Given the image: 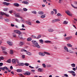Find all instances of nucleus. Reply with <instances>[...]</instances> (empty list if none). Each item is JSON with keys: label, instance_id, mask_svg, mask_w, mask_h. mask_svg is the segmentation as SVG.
Listing matches in <instances>:
<instances>
[{"label": "nucleus", "instance_id": "f257e3e1", "mask_svg": "<svg viewBox=\"0 0 77 77\" xmlns=\"http://www.w3.org/2000/svg\"><path fill=\"white\" fill-rule=\"evenodd\" d=\"M32 44H33V45H34L35 47H37V48H40V47L38 42H36V41H32Z\"/></svg>", "mask_w": 77, "mask_h": 77}, {"label": "nucleus", "instance_id": "f03ea898", "mask_svg": "<svg viewBox=\"0 0 77 77\" xmlns=\"http://www.w3.org/2000/svg\"><path fill=\"white\" fill-rule=\"evenodd\" d=\"M32 44H33V45H34L35 47H37V48H40V47L38 42H36V41H32Z\"/></svg>", "mask_w": 77, "mask_h": 77}, {"label": "nucleus", "instance_id": "7ed1b4c3", "mask_svg": "<svg viewBox=\"0 0 77 77\" xmlns=\"http://www.w3.org/2000/svg\"><path fill=\"white\" fill-rule=\"evenodd\" d=\"M23 33H21L20 34L18 35V36L19 38H20L22 39H23Z\"/></svg>", "mask_w": 77, "mask_h": 77}, {"label": "nucleus", "instance_id": "20e7f679", "mask_svg": "<svg viewBox=\"0 0 77 77\" xmlns=\"http://www.w3.org/2000/svg\"><path fill=\"white\" fill-rule=\"evenodd\" d=\"M65 13L68 15H69V16H71L72 14H70V12H69V11H65Z\"/></svg>", "mask_w": 77, "mask_h": 77}, {"label": "nucleus", "instance_id": "39448f33", "mask_svg": "<svg viewBox=\"0 0 77 77\" xmlns=\"http://www.w3.org/2000/svg\"><path fill=\"white\" fill-rule=\"evenodd\" d=\"M60 21V19H55L52 20V23H55V22H57V21Z\"/></svg>", "mask_w": 77, "mask_h": 77}, {"label": "nucleus", "instance_id": "423d86ee", "mask_svg": "<svg viewBox=\"0 0 77 77\" xmlns=\"http://www.w3.org/2000/svg\"><path fill=\"white\" fill-rule=\"evenodd\" d=\"M64 39L66 41H68L69 40H70L71 39V37H65Z\"/></svg>", "mask_w": 77, "mask_h": 77}, {"label": "nucleus", "instance_id": "0eeeda50", "mask_svg": "<svg viewBox=\"0 0 77 77\" xmlns=\"http://www.w3.org/2000/svg\"><path fill=\"white\" fill-rule=\"evenodd\" d=\"M38 54L39 55H41V56H45V54L44 53L41 52H39Z\"/></svg>", "mask_w": 77, "mask_h": 77}, {"label": "nucleus", "instance_id": "6e6552de", "mask_svg": "<svg viewBox=\"0 0 77 77\" xmlns=\"http://www.w3.org/2000/svg\"><path fill=\"white\" fill-rule=\"evenodd\" d=\"M3 5H6L7 6H8V5H10V3H7L6 2H3Z\"/></svg>", "mask_w": 77, "mask_h": 77}, {"label": "nucleus", "instance_id": "1a4fd4ad", "mask_svg": "<svg viewBox=\"0 0 77 77\" xmlns=\"http://www.w3.org/2000/svg\"><path fill=\"white\" fill-rule=\"evenodd\" d=\"M25 23L26 24H29V26H32V23H31V22H30L26 21Z\"/></svg>", "mask_w": 77, "mask_h": 77}, {"label": "nucleus", "instance_id": "9d476101", "mask_svg": "<svg viewBox=\"0 0 77 77\" xmlns=\"http://www.w3.org/2000/svg\"><path fill=\"white\" fill-rule=\"evenodd\" d=\"M48 31L49 32H53L54 31V30L51 28H50L48 29Z\"/></svg>", "mask_w": 77, "mask_h": 77}, {"label": "nucleus", "instance_id": "9b49d317", "mask_svg": "<svg viewBox=\"0 0 77 77\" xmlns=\"http://www.w3.org/2000/svg\"><path fill=\"white\" fill-rule=\"evenodd\" d=\"M11 62L13 63H16V59H13L11 60Z\"/></svg>", "mask_w": 77, "mask_h": 77}, {"label": "nucleus", "instance_id": "f8f14e48", "mask_svg": "<svg viewBox=\"0 0 77 77\" xmlns=\"http://www.w3.org/2000/svg\"><path fill=\"white\" fill-rule=\"evenodd\" d=\"M51 42V41H50L46 40V41H45V43H47V44L48 43L49 44H50Z\"/></svg>", "mask_w": 77, "mask_h": 77}, {"label": "nucleus", "instance_id": "ddd939ff", "mask_svg": "<svg viewBox=\"0 0 77 77\" xmlns=\"http://www.w3.org/2000/svg\"><path fill=\"white\" fill-rule=\"evenodd\" d=\"M8 45H10V46H12V42H8Z\"/></svg>", "mask_w": 77, "mask_h": 77}, {"label": "nucleus", "instance_id": "4468645a", "mask_svg": "<svg viewBox=\"0 0 77 77\" xmlns=\"http://www.w3.org/2000/svg\"><path fill=\"white\" fill-rule=\"evenodd\" d=\"M20 16V13H17L15 14V17H17V18H19Z\"/></svg>", "mask_w": 77, "mask_h": 77}, {"label": "nucleus", "instance_id": "2eb2a0df", "mask_svg": "<svg viewBox=\"0 0 77 77\" xmlns=\"http://www.w3.org/2000/svg\"><path fill=\"white\" fill-rule=\"evenodd\" d=\"M67 45L68 47H72V45L70 43L67 44Z\"/></svg>", "mask_w": 77, "mask_h": 77}, {"label": "nucleus", "instance_id": "dca6fc26", "mask_svg": "<svg viewBox=\"0 0 77 77\" xmlns=\"http://www.w3.org/2000/svg\"><path fill=\"white\" fill-rule=\"evenodd\" d=\"M26 73L27 75H30L31 74V73L29 71L26 72Z\"/></svg>", "mask_w": 77, "mask_h": 77}, {"label": "nucleus", "instance_id": "f3484780", "mask_svg": "<svg viewBox=\"0 0 77 77\" xmlns=\"http://www.w3.org/2000/svg\"><path fill=\"white\" fill-rule=\"evenodd\" d=\"M18 65L19 66H24V63H20Z\"/></svg>", "mask_w": 77, "mask_h": 77}, {"label": "nucleus", "instance_id": "a211bd4d", "mask_svg": "<svg viewBox=\"0 0 77 77\" xmlns=\"http://www.w3.org/2000/svg\"><path fill=\"white\" fill-rule=\"evenodd\" d=\"M68 72L69 73H71V74H74L75 73V72L73 71H69Z\"/></svg>", "mask_w": 77, "mask_h": 77}, {"label": "nucleus", "instance_id": "6ab92c4d", "mask_svg": "<svg viewBox=\"0 0 77 77\" xmlns=\"http://www.w3.org/2000/svg\"><path fill=\"white\" fill-rule=\"evenodd\" d=\"M44 53L45 54H47V55H48L49 56L50 55V53L48 52H47L45 51V52H44Z\"/></svg>", "mask_w": 77, "mask_h": 77}, {"label": "nucleus", "instance_id": "aec40b11", "mask_svg": "<svg viewBox=\"0 0 77 77\" xmlns=\"http://www.w3.org/2000/svg\"><path fill=\"white\" fill-rule=\"evenodd\" d=\"M39 41L41 44H43L44 42V40H43L42 39H40L39 40Z\"/></svg>", "mask_w": 77, "mask_h": 77}, {"label": "nucleus", "instance_id": "412c9836", "mask_svg": "<svg viewBox=\"0 0 77 77\" xmlns=\"http://www.w3.org/2000/svg\"><path fill=\"white\" fill-rule=\"evenodd\" d=\"M14 5L16 6H17V7H18V6H19V4L17 3H14Z\"/></svg>", "mask_w": 77, "mask_h": 77}, {"label": "nucleus", "instance_id": "4be33fe9", "mask_svg": "<svg viewBox=\"0 0 77 77\" xmlns=\"http://www.w3.org/2000/svg\"><path fill=\"white\" fill-rule=\"evenodd\" d=\"M12 35L13 36V37H14V38H16V37H17V36L16 35V34H15V33H12Z\"/></svg>", "mask_w": 77, "mask_h": 77}, {"label": "nucleus", "instance_id": "5701e85b", "mask_svg": "<svg viewBox=\"0 0 77 77\" xmlns=\"http://www.w3.org/2000/svg\"><path fill=\"white\" fill-rule=\"evenodd\" d=\"M32 40V38H29L27 39V41H31Z\"/></svg>", "mask_w": 77, "mask_h": 77}, {"label": "nucleus", "instance_id": "b1692460", "mask_svg": "<svg viewBox=\"0 0 77 77\" xmlns=\"http://www.w3.org/2000/svg\"><path fill=\"white\" fill-rule=\"evenodd\" d=\"M23 4H25L26 5H29V2H23Z\"/></svg>", "mask_w": 77, "mask_h": 77}, {"label": "nucleus", "instance_id": "393cba45", "mask_svg": "<svg viewBox=\"0 0 77 77\" xmlns=\"http://www.w3.org/2000/svg\"><path fill=\"white\" fill-rule=\"evenodd\" d=\"M38 14L39 15H43V14H44V12L42 11H40L38 12Z\"/></svg>", "mask_w": 77, "mask_h": 77}, {"label": "nucleus", "instance_id": "a878e982", "mask_svg": "<svg viewBox=\"0 0 77 77\" xmlns=\"http://www.w3.org/2000/svg\"><path fill=\"white\" fill-rule=\"evenodd\" d=\"M17 71L18 72H22V70L21 69H17Z\"/></svg>", "mask_w": 77, "mask_h": 77}, {"label": "nucleus", "instance_id": "bb28decb", "mask_svg": "<svg viewBox=\"0 0 77 77\" xmlns=\"http://www.w3.org/2000/svg\"><path fill=\"white\" fill-rule=\"evenodd\" d=\"M7 62L10 63H11V59H9L7 61Z\"/></svg>", "mask_w": 77, "mask_h": 77}, {"label": "nucleus", "instance_id": "cd10ccee", "mask_svg": "<svg viewBox=\"0 0 77 77\" xmlns=\"http://www.w3.org/2000/svg\"><path fill=\"white\" fill-rule=\"evenodd\" d=\"M38 71H39V72H42V69L41 68H38Z\"/></svg>", "mask_w": 77, "mask_h": 77}, {"label": "nucleus", "instance_id": "c85d7f7f", "mask_svg": "<svg viewBox=\"0 0 77 77\" xmlns=\"http://www.w3.org/2000/svg\"><path fill=\"white\" fill-rule=\"evenodd\" d=\"M24 45V44L23 42H21L19 43L20 46H22V45Z\"/></svg>", "mask_w": 77, "mask_h": 77}, {"label": "nucleus", "instance_id": "c756f323", "mask_svg": "<svg viewBox=\"0 0 77 77\" xmlns=\"http://www.w3.org/2000/svg\"><path fill=\"white\" fill-rule=\"evenodd\" d=\"M26 53L28 54V55H29V56H31V55H32V53L29 52H26Z\"/></svg>", "mask_w": 77, "mask_h": 77}, {"label": "nucleus", "instance_id": "7c9ffc66", "mask_svg": "<svg viewBox=\"0 0 77 77\" xmlns=\"http://www.w3.org/2000/svg\"><path fill=\"white\" fill-rule=\"evenodd\" d=\"M10 53L11 54H14V51L12 50H10Z\"/></svg>", "mask_w": 77, "mask_h": 77}, {"label": "nucleus", "instance_id": "2f4dec72", "mask_svg": "<svg viewBox=\"0 0 77 77\" xmlns=\"http://www.w3.org/2000/svg\"><path fill=\"white\" fill-rule=\"evenodd\" d=\"M41 37V35H39L38 37H37L36 38V39H39V38H40Z\"/></svg>", "mask_w": 77, "mask_h": 77}, {"label": "nucleus", "instance_id": "473e14b6", "mask_svg": "<svg viewBox=\"0 0 77 77\" xmlns=\"http://www.w3.org/2000/svg\"><path fill=\"white\" fill-rule=\"evenodd\" d=\"M68 22L66 21L65 20L63 22V24H67L68 23Z\"/></svg>", "mask_w": 77, "mask_h": 77}, {"label": "nucleus", "instance_id": "72a5a7b5", "mask_svg": "<svg viewBox=\"0 0 77 77\" xmlns=\"http://www.w3.org/2000/svg\"><path fill=\"white\" fill-rule=\"evenodd\" d=\"M5 13L3 12H1V13H0V15H1L2 16H3V15H5Z\"/></svg>", "mask_w": 77, "mask_h": 77}, {"label": "nucleus", "instance_id": "f704fd0d", "mask_svg": "<svg viewBox=\"0 0 77 77\" xmlns=\"http://www.w3.org/2000/svg\"><path fill=\"white\" fill-rule=\"evenodd\" d=\"M2 53H3L4 54H6V55L8 54V52H6V51H2Z\"/></svg>", "mask_w": 77, "mask_h": 77}, {"label": "nucleus", "instance_id": "c9c22d12", "mask_svg": "<svg viewBox=\"0 0 77 77\" xmlns=\"http://www.w3.org/2000/svg\"><path fill=\"white\" fill-rule=\"evenodd\" d=\"M64 49L66 50L67 51H68V48L66 47V46H64Z\"/></svg>", "mask_w": 77, "mask_h": 77}, {"label": "nucleus", "instance_id": "e433bc0d", "mask_svg": "<svg viewBox=\"0 0 77 77\" xmlns=\"http://www.w3.org/2000/svg\"><path fill=\"white\" fill-rule=\"evenodd\" d=\"M2 48V50H5L6 49V48L4 47H1Z\"/></svg>", "mask_w": 77, "mask_h": 77}, {"label": "nucleus", "instance_id": "4c0bfd02", "mask_svg": "<svg viewBox=\"0 0 77 77\" xmlns=\"http://www.w3.org/2000/svg\"><path fill=\"white\" fill-rule=\"evenodd\" d=\"M71 65L72 67H75V64L74 63H72L71 64Z\"/></svg>", "mask_w": 77, "mask_h": 77}, {"label": "nucleus", "instance_id": "58836bf2", "mask_svg": "<svg viewBox=\"0 0 77 77\" xmlns=\"http://www.w3.org/2000/svg\"><path fill=\"white\" fill-rule=\"evenodd\" d=\"M41 17L42 18H44L45 17V15L44 14L43 15L41 16Z\"/></svg>", "mask_w": 77, "mask_h": 77}, {"label": "nucleus", "instance_id": "ea45409f", "mask_svg": "<svg viewBox=\"0 0 77 77\" xmlns=\"http://www.w3.org/2000/svg\"><path fill=\"white\" fill-rule=\"evenodd\" d=\"M3 68L5 69H6V70H8L9 69L7 67L5 66L3 67Z\"/></svg>", "mask_w": 77, "mask_h": 77}, {"label": "nucleus", "instance_id": "a19ab883", "mask_svg": "<svg viewBox=\"0 0 77 77\" xmlns=\"http://www.w3.org/2000/svg\"><path fill=\"white\" fill-rule=\"evenodd\" d=\"M21 33L22 32H21L20 30H17V34H19H19H20V33Z\"/></svg>", "mask_w": 77, "mask_h": 77}, {"label": "nucleus", "instance_id": "79ce46f5", "mask_svg": "<svg viewBox=\"0 0 77 77\" xmlns=\"http://www.w3.org/2000/svg\"><path fill=\"white\" fill-rule=\"evenodd\" d=\"M4 59V57H0V60L1 61V60H3Z\"/></svg>", "mask_w": 77, "mask_h": 77}, {"label": "nucleus", "instance_id": "37998d69", "mask_svg": "<svg viewBox=\"0 0 77 77\" xmlns=\"http://www.w3.org/2000/svg\"><path fill=\"white\" fill-rule=\"evenodd\" d=\"M23 10L24 11H27L28 10H27V9L26 8H24L23 9Z\"/></svg>", "mask_w": 77, "mask_h": 77}, {"label": "nucleus", "instance_id": "c03bdc74", "mask_svg": "<svg viewBox=\"0 0 77 77\" xmlns=\"http://www.w3.org/2000/svg\"><path fill=\"white\" fill-rule=\"evenodd\" d=\"M42 66L44 68H46V65H45V64L43 63L42 64Z\"/></svg>", "mask_w": 77, "mask_h": 77}, {"label": "nucleus", "instance_id": "a18cd8bd", "mask_svg": "<svg viewBox=\"0 0 77 77\" xmlns=\"http://www.w3.org/2000/svg\"><path fill=\"white\" fill-rule=\"evenodd\" d=\"M35 23H36L37 24H40V23H41V22H40L39 20H36L35 22Z\"/></svg>", "mask_w": 77, "mask_h": 77}, {"label": "nucleus", "instance_id": "49530a36", "mask_svg": "<svg viewBox=\"0 0 77 77\" xmlns=\"http://www.w3.org/2000/svg\"><path fill=\"white\" fill-rule=\"evenodd\" d=\"M16 60L17 63H19V64H20V62L19 61H18V60L17 59H16Z\"/></svg>", "mask_w": 77, "mask_h": 77}, {"label": "nucleus", "instance_id": "de8ad7c7", "mask_svg": "<svg viewBox=\"0 0 77 77\" xmlns=\"http://www.w3.org/2000/svg\"><path fill=\"white\" fill-rule=\"evenodd\" d=\"M57 15L58 16H60V17H61V16H62V15H61V14H60V13H58L57 14Z\"/></svg>", "mask_w": 77, "mask_h": 77}, {"label": "nucleus", "instance_id": "09e8293b", "mask_svg": "<svg viewBox=\"0 0 77 77\" xmlns=\"http://www.w3.org/2000/svg\"><path fill=\"white\" fill-rule=\"evenodd\" d=\"M9 12L10 14H12V13H13V11L12 10H10L9 11Z\"/></svg>", "mask_w": 77, "mask_h": 77}, {"label": "nucleus", "instance_id": "8fccbe9b", "mask_svg": "<svg viewBox=\"0 0 77 77\" xmlns=\"http://www.w3.org/2000/svg\"><path fill=\"white\" fill-rule=\"evenodd\" d=\"M5 21H6V22H9V20L8 19H5Z\"/></svg>", "mask_w": 77, "mask_h": 77}, {"label": "nucleus", "instance_id": "3c124183", "mask_svg": "<svg viewBox=\"0 0 77 77\" xmlns=\"http://www.w3.org/2000/svg\"><path fill=\"white\" fill-rule=\"evenodd\" d=\"M32 38H35V39H36V37L35 36V35H32Z\"/></svg>", "mask_w": 77, "mask_h": 77}, {"label": "nucleus", "instance_id": "603ef678", "mask_svg": "<svg viewBox=\"0 0 77 77\" xmlns=\"http://www.w3.org/2000/svg\"><path fill=\"white\" fill-rule=\"evenodd\" d=\"M17 32H18V30H14V33H17Z\"/></svg>", "mask_w": 77, "mask_h": 77}, {"label": "nucleus", "instance_id": "864d4df0", "mask_svg": "<svg viewBox=\"0 0 77 77\" xmlns=\"http://www.w3.org/2000/svg\"><path fill=\"white\" fill-rule=\"evenodd\" d=\"M21 51H24L25 52H27V51L25 50V49H23L22 50H21Z\"/></svg>", "mask_w": 77, "mask_h": 77}, {"label": "nucleus", "instance_id": "5fc2aeb1", "mask_svg": "<svg viewBox=\"0 0 77 77\" xmlns=\"http://www.w3.org/2000/svg\"><path fill=\"white\" fill-rule=\"evenodd\" d=\"M32 13H33L34 14H37V13L35 11H32Z\"/></svg>", "mask_w": 77, "mask_h": 77}, {"label": "nucleus", "instance_id": "6e6d98bb", "mask_svg": "<svg viewBox=\"0 0 77 77\" xmlns=\"http://www.w3.org/2000/svg\"><path fill=\"white\" fill-rule=\"evenodd\" d=\"M5 15H6V17H9V15L8 14H7L5 13Z\"/></svg>", "mask_w": 77, "mask_h": 77}, {"label": "nucleus", "instance_id": "4d7b16f0", "mask_svg": "<svg viewBox=\"0 0 77 77\" xmlns=\"http://www.w3.org/2000/svg\"><path fill=\"white\" fill-rule=\"evenodd\" d=\"M3 64L2 63H0V66H3Z\"/></svg>", "mask_w": 77, "mask_h": 77}, {"label": "nucleus", "instance_id": "13d9d810", "mask_svg": "<svg viewBox=\"0 0 77 77\" xmlns=\"http://www.w3.org/2000/svg\"><path fill=\"white\" fill-rule=\"evenodd\" d=\"M8 10V8H5L4 9V11H7Z\"/></svg>", "mask_w": 77, "mask_h": 77}, {"label": "nucleus", "instance_id": "bf43d9fd", "mask_svg": "<svg viewBox=\"0 0 77 77\" xmlns=\"http://www.w3.org/2000/svg\"><path fill=\"white\" fill-rule=\"evenodd\" d=\"M22 11V10L21 9H19L17 10V11L20 12V11Z\"/></svg>", "mask_w": 77, "mask_h": 77}, {"label": "nucleus", "instance_id": "052dcab7", "mask_svg": "<svg viewBox=\"0 0 77 77\" xmlns=\"http://www.w3.org/2000/svg\"><path fill=\"white\" fill-rule=\"evenodd\" d=\"M69 53H74V52L71 51V50H69Z\"/></svg>", "mask_w": 77, "mask_h": 77}, {"label": "nucleus", "instance_id": "680f3d73", "mask_svg": "<svg viewBox=\"0 0 77 77\" xmlns=\"http://www.w3.org/2000/svg\"><path fill=\"white\" fill-rule=\"evenodd\" d=\"M22 56V58H23V59L25 58V55H23Z\"/></svg>", "mask_w": 77, "mask_h": 77}, {"label": "nucleus", "instance_id": "e2e57ef3", "mask_svg": "<svg viewBox=\"0 0 77 77\" xmlns=\"http://www.w3.org/2000/svg\"><path fill=\"white\" fill-rule=\"evenodd\" d=\"M25 66H29V64L28 63H25Z\"/></svg>", "mask_w": 77, "mask_h": 77}, {"label": "nucleus", "instance_id": "0e129e2a", "mask_svg": "<svg viewBox=\"0 0 77 77\" xmlns=\"http://www.w3.org/2000/svg\"><path fill=\"white\" fill-rule=\"evenodd\" d=\"M20 30H26V29L22 28L20 29Z\"/></svg>", "mask_w": 77, "mask_h": 77}, {"label": "nucleus", "instance_id": "69168bd1", "mask_svg": "<svg viewBox=\"0 0 77 77\" xmlns=\"http://www.w3.org/2000/svg\"><path fill=\"white\" fill-rule=\"evenodd\" d=\"M64 76H65V77H68V75L66 74H64Z\"/></svg>", "mask_w": 77, "mask_h": 77}, {"label": "nucleus", "instance_id": "338daca9", "mask_svg": "<svg viewBox=\"0 0 77 77\" xmlns=\"http://www.w3.org/2000/svg\"><path fill=\"white\" fill-rule=\"evenodd\" d=\"M51 15H53V14H54V12H53V11H51Z\"/></svg>", "mask_w": 77, "mask_h": 77}, {"label": "nucleus", "instance_id": "774afa93", "mask_svg": "<svg viewBox=\"0 0 77 77\" xmlns=\"http://www.w3.org/2000/svg\"><path fill=\"white\" fill-rule=\"evenodd\" d=\"M72 69L73 70V71H75V70H76V69H75V68H72Z\"/></svg>", "mask_w": 77, "mask_h": 77}]
</instances>
